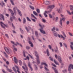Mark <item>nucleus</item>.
I'll return each mask as SVG.
<instances>
[{
  "instance_id": "1",
  "label": "nucleus",
  "mask_w": 73,
  "mask_h": 73,
  "mask_svg": "<svg viewBox=\"0 0 73 73\" xmlns=\"http://www.w3.org/2000/svg\"><path fill=\"white\" fill-rule=\"evenodd\" d=\"M5 50L8 54H12V51L10 48H8L7 47H5Z\"/></svg>"
},
{
  "instance_id": "2",
  "label": "nucleus",
  "mask_w": 73,
  "mask_h": 73,
  "mask_svg": "<svg viewBox=\"0 0 73 73\" xmlns=\"http://www.w3.org/2000/svg\"><path fill=\"white\" fill-rule=\"evenodd\" d=\"M52 9H51L49 11H44V15L45 17H48V15H46V14H48V13H50V12H52Z\"/></svg>"
},
{
  "instance_id": "3",
  "label": "nucleus",
  "mask_w": 73,
  "mask_h": 73,
  "mask_svg": "<svg viewBox=\"0 0 73 73\" xmlns=\"http://www.w3.org/2000/svg\"><path fill=\"white\" fill-rule=\"evenodd\" d=\"M0 23L1 27H2V28H3L4 29H5V27H4V26H3V25H4V26H5V27H6V28H8V25H6L4 24V23H3L2 22H1Z\"/></svg>"
},
{
  "instance_id": "4",
  "label": "nucleus",
  "mask_w": 73,
  "mask_h": 73,
  "mask_svg": "<svg viewBox=\"0 0 73 73\" xmlns=\"http://www.w3.org/2000/svg\"><path fill=\"white\" fill-rule=\"evenodd\" d=\"M9 11H10V12L12 15L11 16L13 17L12 18H13V19H16V17L13 16H14V15H15V14H14V13L13 12V11H12V10H11V9H9Z\"/></svg>"
},
{
  "instance_id": "5",
  "label": "nucleus",
  "mask_w": 73,
  "mask_h": 73,
  "mask_svg": "<svg viewBox=\"0 0 73 73\" xmlns=\"http://www.w3.org/2000/svg\"><path fill=\"white\" fill-rule=\"evenodd\" d=\"M62 20L63 21H65V18H62V19H61L60 20L59 23L61 25V26H62Z\"/></svg>"
},
{
  "instance_id": "6",
  "label": "nucleus",
  "mask_w": 73,
  "mask_h": 73,
  "mask_svg": "<svg viewBox=\"0 0 73 73\" xmlns=\"http://www.w3.org/2000/svg\"><path fill=\"white\" fill-rule=\"evenodd\" d=\"M28 66L29 67L30 70H31V71H33V68H32V67L31 66V63L29 62L28 64Z\"/></svg>"
},
{
  "instance_id": "7",
  "label": "nucleus",
  "mask_w": 73,
  "mask_h": 73,
  "mask_svg": "<svg viewBox=\"0 0 73 73\" xmlns=\"http://www.w3.org/2000/svg\"><path fill=\"white\" fill-rule=\"evenodd\" d=\"M70 10L71 11H72L71 13L72 14V15H73V6L70 5Z\"/></svg>"
},
{
  "instance_id": "8",
  "label": "nucleus",
  "mask_w": 73,
  "mask_h": 73,
  "mask_svg": "<svg viewBox=\"0 0 73 73\" xmlns=\"http://www.w3.org/2000/svg\"><path fill=\"white\" fill-rule=\"evenodd\" d=\"M53 8H54V5H50L48 6L47 7V9H49V8H50V9H53Z\"/></svg>"
},
{
  "instance_id": "9",
  "label": "nucleus",
  "mask_w": 73,
  "mask_h": 73,
  "mask_svg": "<svg viewBox=\"0 0 73 73\" xmlns=\"http://www.w3.org/2000/svg\"><path fill=\"white\" fill-rule=\"evenodd\" d=\"M34 52L35 54L36 57L37 58H39V56H38V54L37 52V51H35Z\"/></svg>"
},
{
  "instance_id": "10",
  "label": "nucleus",
  "mask_w": 73,
  "mask_h": 73,
  "mask_svg": "<svg viewBox=\"0 0 73 73\" xmlns=\"http://www.w3.org/2000/svg\"><path fill=\"white\" fill-rule=\"evenodd\" d=\"M52 34L54 35V36H55V37H57V36H58V34H57V33L56 31L52 32Z\"/></svg>"
},
{
  "instance_id": "11",
  "label": "nucleus",
  "mask_w": 73,
  "mask_h": 73,
  "mask_svg": "<svg viewBox=\"0 0 73 73\" xmlns=\"http://www.w3.org/2000/svg\"><path fill=\"white\" fill-rule=\"evenodd\" d=\"M52 68L54 70L55 73H58V71H57V69L56 68H54L53 67H52Z\"/></svg>"
},
{
  "instance_id": "12",
  "label": "nucleus",
  "mask_w": 73,
  "mask_h": 73,
  "mask_svg": "<svg viewBox=\"0 0 73 73\" xmlns=\"http://www.w3.org/2000/svg\"><path fill=\"white\" fill-rule=\"evenodd\" d=\"M58 58L59 62H60V63H61L62 62V60H61V57H60V56H58Z\"/></svg>"
},
{
  "instance_id": "13",
  "label": "nucleus",
  "mask_w": 73,
  "mask_h": 73,
  "mask_svg": "<svg viewBox=\"0 0 73 73\" xmlns=\"http://www.w3.org/2000/svg\"><path fill=\"white\" fill-rule=\"evenodd\" d=\"M17 12L18 13H19V15L20 16L22 17L23 16V15L21 14V11L19 10L18 9H17Z\"/></svg>"
},
{
  "instance_id": "14",
  "label": "nucleus",
  "mask_w": 73,
  "mask_h": 73,
  "mask_svg": "<svg viewBox=\"0 0 73 73\" xmlns=\"http://www.w3.org/2000/svg\"><path fill=\"white\" fill-rule=\"evenodd\" d=\"M15 66L16 68V69H17V72L18 73H21L19 71V70H20V69H19V67H18L17 66Z\"/></svg>"
},
{
  "instance_id": "15",
  "label": "nucleus",
  "mask_w": 73,
  "mask_h": 73,
  "mask_svg": "<svg viewBox=\"0 0 73 73\" xmlns=\"http://www.w3.org/2000/svg\"><path fill=\"white\" fill-rule=\"evenodd\" d=\"M14 61L15 62L16 64L17 63V59H16V57H14Z\"/></svg>"
},
{
  "instance_id": "16",
  "label": "nucleus",
  "mask_w": 73,
  "mask_h": 73,
  "mask_svg": "<svg viewBox=\"0 0 73 73\" xmlns=\"http://www.w3.org/2000/svg\"><path fill=\"white\" fill-rule=\"evenodd\" d=\"M39 30L41 33H43V34H45V32L44 31L42 30L41 29H39Z\"/></svg>"
},
{
  "instance_id": "17",
  "label": "nucleus",
  "mask_w": 73,
  "mask_h": 73,
  "mask_svg": "<svg viewBox=\"0 0 73 73\" xmlns=\"http://www.w3.org/2000/svg\"><path fill=\"white\" fill-rule=\"evenodd\" d=\"M26 69H25V73H28V67H27V66H26Z\"/></svg>"
},
{
  "instance_id": "18",
  "label": "nucleus",
  "mask_w": 73,
  "mask_h": 73,
  "mask_svg": "<svg viewBox=\"0 0 73 73\" xmlns=\"http://www.w3.org/2000/svg\"><path fill=\"white\" fill-rule=\"evenodd\" d=\"M35 69V70H38V67L37 66L36 64H34Z\"/></svg>"
},
{
  "instance_id": "19",
  "label": "nucleus",
  "mask_w": 73,
  "mask_h": 73,
  "mask_svg": "<svg viewBox=\"0 0 73 73\" xmlns=\"http://www.w3.org/2000/svg\"><path fill=\"white\" fill-rule=\"evenodd\" d=\"M0 17H2V19H3V20L4 21V17L3 16V15L2 14H0Z\"/></svg>"
},
{
  "instance_id": "20",
  "label": "nucleus",
  "mask_w": 73,
  "mask_h": 73,
  "mask_svg": "<svg viewBox=\"0 0 73 73\" xmlns=\"http://www.w3.org/2000/svg\"><path fill=\"white\" fill-rule=\"evenodd\" d=\"M41 65H45V66H46L47 68L48 67V65H47V64H46V63L42 62L41 63Z\"/></svg>"
},
{
  "instance_id": "21",
  "label": "nucleus",
  "mask_w": 73,
  "mask_h": 73,
  "mask_svg": "<svg viewBox=\"0 0 73 73\" xmlns=\"http://www.w3.org/2000/svg\"><path fill=\"white\" fill-rule=\"evenodd\" d=\"M7 70L8 71V72H9L10 73H11V72H12V70L9 69L8 68H7Z\"/></svg>"
},
{
  "instance_id": "22",
  "label": "nucleus",
  "mask_w": 73,
  "mask_h": 73,
  "mask_svg": "<svg viewBox=\"0 0 73 73\" xmlns=\"http://www.w3.org/2000/svg\"><path fill=\"white\" fill-rule=\"evenodd\" d=\"M33 13L34 15H35V16H38V14L36 12H35V11H33Z\"/></svg>"
},
{
  "instance_id": "23",
  "label": "nucleus",
  "mask_w": 73,
  "mask_h": 73,
  "mask_svg": "<svg viewBox=\"0 0 73 73\" xmlns=\"http://www.w3.org/2000/svg\"><path fill=\"white\" fill-rule=\"evenodd\" d=\"M56 11H57L58 13H60V9H58L57 8V7H56Z\"/></svg>"
},
{
  "instance_id": "24",
  "label": "nucleus",
  "mask_w": 73,
  "mask_h": 73,
  "mask_svg": "<svg viewBox=\"0 0 73 73\" xmlns=\"http://www.w3.org/2000/svg\"><path fill=\"white\" fill-rule=\"evenodd\" d=\"M46 52L47 53L48 56H49L50 54H49V50H48V49H47L46 50Z\"/></svg>"
},
{
  "instance_id": "25",
  "label": "nucleus",
  "mask_w": 73,
  "mask_h": 73,
  "mask_svg": "<svg viewBox=\"0 0 73 73\" xmlns=\"http://www.w3.org/2000/svg\"><path fill=\"white\" fill-rule=\"evenodd\" d=\"M19 29L21 32V33L22 34H24V31L21 28H19Z\"/></svg>"
},
{
  "instance_id": "26",
  "label": "nucleus",
  "mask_w": 73,
  "mask_h": 73,
  "mask_svg": "<svg viewBox=\"0 0 73 73\" xmlns=\"http://www.w3.org/2000/svg\"><path fill=\"white\" fill-rule=\"evenodd\" d=\"M3 53L5 54V56L6 58H8V56L7 55V54L5 52H3Z\"/></svg>"
},
{
  "instance_id": "27",
  "label": "nucleus",
  "mask_w": 73,
  "mask_h": 73,
  "mask_svg": "<svg viewBox=\"0 0 73 73\" xmlns=\"http://www.w3.org/2000/svg\"><path fill=\"white\" fill-rule=\"evenodd\" d=\"M45 3L46 5H48V4H50V2L49 1H46L45 2Z\"/></svg>"
},
{
  "instance_id": "28",
  "label": "nucleus",
  "mask_w": 73,
  "mask_h": 73,
  "mask_svg": "<svg viewBox=\"0 0 73 73\" xmlns=\"http://www.w3.org/2000/svg\"><path fill=\"white\" fill-rule=\"evenodd\" d=\"M15 9H17V7H15L13 8V10L14 11V13H16L17 12H16V11H15Z\"/></svg>"
},
{
  "instance_id": "29",
  "label": "nucleus",
  "mask_w": 73,
  "mask_h": 73,
  "mask_svg": "<svg viewBox=\"0 0 73 73\" xmlns=\"http://www.w3.org/2000/svg\"><path fill=\"white\" fill-rule=\"evenodd\" d=\"M68 67L72 69H73V65L72 64H70Z\"/></svg>"
},
{
  "instance_id": "30",
  "label": "nucleus",
  "mask_w": 73,
  "mask_h": 73,
  "mask_svg": "<svg viewBox=\"0 0 73 73\" xmlns=\"http://www.w3.org/2000/svg\"><path fill=\"white\" fill-rule=\"evenodd\" d=\"M35 35L36 37H38V32L37 31H35Z\"/></svg>"
},
{
  "instance_id": "31",
  "label": "nucleus",
  "mask_w": 73,
  "mask_h": 73,
  "mask_svg": "<svg viewBox=\"0 0 73 73\" xmlns=\"http://www.w3.org/2000/svg\"><path fill=\"white\" fill-rule=\"evenodd\" d=\"M36 11L37 13H40V9H36Z\"/></svg>"
},
{
  "instance_id": "32",
  "label": "nucleus",
  "mask_w": 73,
  "mask_h": 73,
  "mask_svg": "<svg viewBox=\"0 0 73 73\" xmlns=\"http://www.w3.org/2000/svg\"><path fill=\"white\" fill-rule=\"evenodd\" d=\"M51 31H52V32H56L55 31V27H53V28H52L51 29Z\"/></svg>"
},
{
  "instance_id": "33",
  "label": "nucleus",
  "mask_w": 73,
  "mask_h": 73,
  "mask_svg": "<svg viewBox=\"0 0 73 73\" xmlns=\"http://www.w3.org/2000/svg\"><path fill=\"white\" fill-rule=\"evenodd\" d=\"M19 62L20 65H21L23 64V63L22 62H21V60H19Z\"/></svg>"
},
{
  "instance_id": "34",
  "label": "nucleus",
  "mask_w": 73,
  "mask_h": 73,
  "mask_svg": "<svg viewBox=\"0 0 73 73\" xmlns=\"http://www.w3.org/2000/svg\"><path fill=\"white\" fill-rule=\"evenodd\" d=\"M29 7L31 8V9H32L33 10H35V7H33L31 6H29Z\"/></svg>"
},
{
  "instance_id": "35",
  "label": "nucleus",
  "mask_w": 73,
  "mask_h": 73,
  "mask_svg": "<svg viewBox=\"0 0 73 73\" xmlns=\"http://www.w3.org/2000/svg\"><path fill=\"white\" fill-rule=\"evenodd\" d=\"M39 25L40 27V28H41V29L42 30H43V27H42V26L41 25H40V24H39Z\"/></svg>"
},
{
  "instance_id": "36",
  "label": "nucleus",
  "mask_w": 73,
  "mask_h": 73,
  "mask_svg": "<svg viewBox=\"0 0 73 73\" xmlns=\"http://www.w3.org/2000/svg\"><path fill=\"white\" fill-rule=\"evenodd\" d=\"M31 16L32 17H33L34 18H35V19H36V20H37V18H36V17H35V15H33V14H31Z\"/></svg>"
},
{
  "instance_id": "37",
  "label": "nucleus",
  "mask_w": 73,
  "mask_h": 73,
  "mask_svg": "<svg viewBox=\"0 0 73 73\" xmlns=\"http://www.w3.org/2000/svg\"><path fill=\"white\" fill-rule=\"evenodd\" d=\"M10 1H11V3L12 4V5H14L15 4H14L13 2V1L12 0H10Z\"/></svg>"
},
{
  "instance_id": "38",
  "label": "nucleus",
  "mask_w": 73,
  "mask_h": 73,
  "mask_svg": "<svg viewBox=\"0 0 73 73\" xmlns=\"http://www.w3.org/2000/svg\"><path fill=\"white\" fill-rule=\"evenodd\" d=\"M26 23V19L25 18H23V24H25Z\"/></svg>"
},
{
  "instance_id": "39",
  "label": "nucleus",
  "mask_w": 73,
  "mask_h": 73,
  "mask_svg": "<svg viewBox=\"0 0 73 73\" xmlns=\"http://www.w3.org/2000/svg\"><path fill=\"white\" fill-rule=\"evenodd\" d=\"M60 36L62 38H63V40H65V38L63 37V36L62 35H60Z\"/></svg>"
},
{
  "instance_id": "40",
  "label": "nucleus",
  "mask_w": 73,
  "mask_h": 73,
  "mask_svg": "<svg viewBox=\"0 0 73 73\" xmlns=\"http://www.w3.org/2000/svg\"><path fill=\"white\" fill-rule=\"evenodd\" d=\"M13 69L15 71V73H17V71H16V70L15 69V67H13Z\"/></svg>"
},
{
  "instance_id": "41",
  "label": "nucleus",
  "mask_w": 73,
  "mask_h": 73,
  "mask_svg": "<svg viewBox=\"0 0 73 73\" xmlns=\"http://www.w3.org/2000/svg\"><path fill=\"white\" fill-rule=\"evenodd\" d=\"M42 21L43 23H46V20L45 19H42Z\"/></svg>"
},
{
  "instance_id": "42",
  "label": "nucleus",
  "mask_w": 73,
  "mask_h": 73,
  "mask_svg": "<svg viewBox=\"0 0 73 73\" xmlns=\"http://www.w3.org/2000/svg\"><path fill=\"white\" fill-rule=\"evenodd\" d=\"M49 58L50 60L51 61H53V58H52L51 56H50L49 57Z\"/></svg>"
},
{
  "instance_id": "43",
  "label": "nucleus",
  "mask_w": 73,
  "mask_h": 73,
  "mask_svg": "<svg viewBox=\"0 0 73 73\" xmlns=\"http://www.w3.org/2000/svg\"><path fill=\"white\" fill-rule=\"evenodd\" d=\"M44 69L45 70H46V71H49V69L47 68H46V67L45 66H44Z\"/></svg>"
},
{
  "instance_id": "44",
  "label": "nucleus",
  "mask_w": 73,
  "mask_h": 73,
  "mask_svg": "<svg viewBox=\"0 0 73 73\" xmlns=\"http://www.w3.org/2000/svg\"><path fill=\"white\" fill-rule=\"evenodd\" d=\"M39 58H37L36 59H37V61L38 64H40V61H39Z\"/></svg>"
},
{
  "instance_id": "45",
  "label": "nucleus",
  "mask_w": 73,
  "mask_h": 73,
  "mask_svg": "<svg viewBox=\"0 0 73 73\" xmlns=\"http://www.w3.org/2000/svg\"><path fill=\"white\" fill-rule=\"evenodd\" d=\"M27 19L28 21H31V20L29 18V17H27Z\"/></svg>"
},
{
  "instance_id": "46",
  "label": "nucleus",
  "mask_w": 73,
  "mask_h": 73,
  "mask_svg": "<svg viewBox=\"0 0 73 73\" xmlns=\"http://www.w3.org/2000/svg\"><path fill=\"white\" fill-rule=\"evenodd\" d=\"M54 62L55 64H56V65H58V63L56 61V60H54Z\"/></svg>"
},
{
  "instance_id": "47",
  "label": "nucleus",
  "mask_w": 73,
  "mask_h": 73,
  "mask_svg": "<svg viewBox=\"0 0 73 73\" xmlns=\"http://www.w3.org/2000/svg\"><path fill=\"white\" fill-rule=\"evenodd\" d=\"M62 33L63 35L65 37H66V35L65 34V33H64V32H62Z\"/></svg>"
},
{
  "instance_id": "48",
  "label": "nucleus",
  "mask_w": 73,
  "mask_h": 73,
  "mask_svg": "<svg viewBox=\"0 0 73 73\" xmlns=\"http://www.w3.org/2000/svg\"><path fill=\"white\" fill-rule=\"evenodd\" d=\"M5 35L7 38H9V36H8V34H5Z\"/></svg>"
},
{
  "instance_id": "49",
  "label": "nucleus",
  "mask_w": 73,
  "mask_h": 73,
  "mask_svg": "<svg viewBox=\"0 0 73 73\" xmlns=\"http://www.w3.org/2000/svg\"><path fill=\"white\" fill-rule=\"evenodd\" d=\"M63 45L64 46H65V47L66 48H67V45H66V44H65V43H64Z\"/></svg>"
},
{
  "instance_id": "50",
  "label": "nucleus",
  "mask_w": 73,
  "mask_h": 73,
  "mask_svg": "<svg viewBox=\"0 0 73 73\" xmlns=\"http://www.w3.org/2000/svg\"><path fill=\"white\" fill-rule=\"evenodd\" d=\"M58 5L61 7H62V4L61 3H58Z\"/></svg>"
},
{
  "instance_id": "51",
  "label": "nucleus",
  "mask_w": 73,
  "mask_h": 73,
  "mask_svg": "<svg viewBox=\"0 0 73 73\" xmlns=\"http://www.w3.org/2000/svg\"><path fill=\"white\" fill-rule=\"evenodd\" d=\"M67 13H68V14H69V15H71V13H70V11H69L68 10H67Z\"/></svg>"
},
{
  "instance_id": "52",
  "label": "nucleus",
  "mask_w": 73,
  "mask_h": 73,
  "mask_svg": "<svg viewBox=\"0 0 73 73\" xmlns=\"http://www.w3.org/2000/svg\"><path fill=\"white\" fill-rule=\"evenodd\" d=\"M48 15L49 16V17L50 18H52V16L51 15V14H48Z\"/></svg>"
},
{
  "instance_id": "53",
  "label": "nucleus",
  "mask_w": 73,
  "mask_h": 73,
  "mask_svg": "<svg viewBox=\"0 0 73 73\" xmlns=\"http://www.w3.org/2000/svg\"><path fill=\"white\" fill-rule=\"evenodd\" d=\"M26 48L28 50L30 49V47H29V46H26Z\"/></svg>"
},
{
  "instance_id": "54",
  "label": "nucleus",
  "mask_w": 73,
  "mask_h": 73,
  "mask_svg": "<svg viewBox=\"0 0 73 73\" xmlns=\"http://www.w3.org/2000/svg\"><path fill=\"white\" fill-rule=\"evenodd\" d=\"M10 20L11 22H12V21H13V19H12V17H10Z\"/></svg>"
},
{
  "instance_id": "55",
  "label": "nucleus",
  "mask_w": 73,
  "mask_h": 73,
  "mask_svg": "<svg viewBox=\"0 0 73 73\" xmlns=\"http://www.w3.org/2000/svg\"><path fill=\"white\" fill-rule=\"evenodd\" d=\"M12 27L14 28V29H15V27L14 26V25H13V23H12Z\"/></svg>"
},
{
  "instance_id": "56",
  "label": "nucleus",
  "mask_w": 73,
  "mask_h": 73,
  "mask_svg": "<svg viewBox=\"0 0 73 73\" xmlns=\"http://www.w3.org/2000/svg\"><path fill=\"white\" fill-rule=\"evenodd\" d=\"M23 54L24 57H25L26 56H25V52H24V51H23Z\"/></svg>"
},
{
  "instance_id": "57",
  "label": "nucleus",
  "mask_w": 73,
  "mask_h": 73,
  "mask_svg": "<svg viewBox=\"0 0 73 73\" xmlns=\"http://www.w3.org/2000/svg\"><path fill=\"white\" fill-rule=\"evenodd\" d=\"M25 28L26 30L27 31V32H29V30L28 29V28L27 27H25Z\"/></svg>"
},
{
  "instance_id": "58",
  "label": "nucleus",
  "mask_w": 73,
  "mask_h": 73,
  "mask_svg": "<svg viewBox=\"0 0 73 73\" xmlns=\"http://www.w3.org/2000/svg\"><path fill=\"white\" fill-rule=\"evenodd\" d=\"M48 46L50 49H52V46H51L49 45Z\"/></svg>"
},
{
  "instance_id": "59",
  "label": "nucleus",
  "mask_w": 73,
  "mask_h": 73,
  "mask_svg": "<svg viewBox=\"0 0 73 73\" xmlns=\"http://www.w3.org/2000/svg\"><path fill=\"white\" fill-rule=\"evenodd\" d=\"M66 71H67V70H66V69L64 70H62V72H63V73H65V72H66Z\"/></svg>"
},
{
  "instance_id": "60",
  "label": "nucleus",
  "mask_w": 73,
  "mask_h": 73,
  "mask_svg": "<svg viewBox=\"0 0 73 73\" xmlns=\"http://www.w3.org/2000/svg\"><path fill=\"white\" fill-rule=\"evenodd\" d=\"M55 57L56 58V59H57L58 58V56H57V55L56 54H55Z\"/></svg>"
},
{
  "instance_id": "61",
  "label": "nucleus",
  "mask_w": 73,
  "mask_h": 73,
  "mask_svg": "<svg viewBox=\"0 0 73 73\" xmlns=\"http://www.w3.org/2000/svg\"><path fill=\"white\" fill-rule=\"evenodd\" d=\"M31 19L32 20V21H33V22H36V20H35V19H33L32 18H31Z\"/></svg>"
},
{
  "instance_id": "62",
  "label": "nucleus",
  "mask_w": 73,
  "mask_h": 73,
  "mask_svg": "<svg viewBox=\"0 0 73 73\" xmlns=\"http://www.w3.org/2000/svg\"><path fill=\"white\" fill-rule=\"evenodd\" d=\"M54 50L55 53H57L58 52H59L58 50Z\"/></svg>"
},
{
  "instance_id": "63",
  "label": "nucleus",
  "mask_w": 73,
  "mask_h": 73,
  "mask_svg": "<svg viewBox=\"0 0 73 73\" xmlns=\"http://www.w3.org/2000/svg\"><path fill=\"white\" fill-rule=\"evenodd\" d=\"M70 47L71 48V49L72 50H73V46H72V45H70Z\"/></svg>"
},
{
  "instance_id": "64",
  "label": "nucleus",
  "mask_w": 73,
  "mask_h": 73,
  "mask_svg": "<svg viewBox=\"0 0 73 73\" xmlns=\"http://www.w3.org/2000/svg\"><path fill=\"white\" fill-rule=\"evenodd\" d=\"M56 31H59L60 30H59V29H58V28H57L56 29Z\"/></svg>"
}]
</instances>
